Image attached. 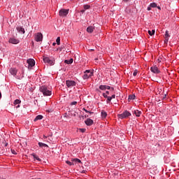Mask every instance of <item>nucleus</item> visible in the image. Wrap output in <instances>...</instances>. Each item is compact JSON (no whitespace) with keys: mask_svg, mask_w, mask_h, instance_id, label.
<instances>
[{"mask_svg":"<svg viewBox=\"0 0 179 179\" xmlns=\"http://www.w3.org/2000/svg\"><path fill=\"white\" fill-rule=\"evenodd\" d=\"M105 89H107L108 90H110V86H108V85H105Z\"/></svg>","mask_w":179,"mask_h":179,"instance_id":"58836bf2","label":"nucleus"},{"mask_svg":"<svg viewBox=\"0 0 179 179\" xmlns=\"http://www.w3.org/2000/svg\"><path fill=\"white\" fill-rule=\"evenodd\" d=\"M73 162H76L77 163H81L80 159H78V158H75L73 159Z\"/></svg>","mask_w":179,"mask_h":179,"instance_id":"a878e982","label":"nucleus"},{"mask_svg":"<svg viewBox=\"0 0 179 179\" xmlns=\"http://www.w3.org/2000/svg\"><path fill=\"white\" fill-rule=\"evenodd\" d=\"M8 42L10 43L11 44H19V43H20L19 39H17L15 38H10L9 39Z\"/></svg>","mask_w":179,"mask_h":179,"instance_id":"1a4fd4ad","label":"nucleus"},{"mask_svg":"<svg viewBox=\"0 0 179 179\" xmlns=\"http://www.w3.org/2000/svg\"><path fill=\"white\" fill-rule=\"evenodd\" d=\"M111 101V96H108L107 97V103H110Z\"/></svg>","mask_w":179,"mask_h":179,"instance_id":"473e14b6","label":"nucleus"},{"mask_svg":"<svg viewBox=\"0 0 179 179\" xmlns=\"http://www.w3.org/2000/svg\"><path fill=\"white\" fill-rule=\"evenodd\" d=\"M76 104H78L77 101H73V102L71 103V106H75Z\"/></svg>","mask_w":179,"mask_h":179,"instance_id":"72a5a7b5","label":"nucleus"},{"mask_svg":"<svg viewBox=\"0 0 179 179\" xmlns=\"http://www.w3.org/2000/svg\"><path fill=\"white\" fill-rule=\"evenodd\" d=\"M91 76H93V70H86L84 72V75L83 76L84 80L89 79Z\"/></svg>","mask_w":179,"mask_h":179,"instance_id":"f03ea898","label":"nucleus"},{"mask_svg":"<svg viewBox=\"0 0 179 179\" xmlns=\"http://www.w3.org/2000/svg\"><path fill=\"white\" fill-rule=\"evenodd\" d=\"M166 97H167V95L166 94H164V97H163V99L164 100V99H166Z\"/></svg>","mask_w":179,"mask_h":179,"instance_id":"79ce46f5","label":"nucleus"},{"mask_svg":"<svg viewBox=\"0 0 179 179\" xmlns=\"http://www.w3.org/2000/svg\"><path fill=\"white\" fill-rule=\"evenodd\" d=\"M148 10H152V7H148Z\"/></svg>","mask_w":179,"mask_h":179,"instance_id":"a19ab883","label":"nucleus"},{"mask_svg":"<svg viewBox=\"0 0 179 179\" xmlns=\"http://www.w3.org/2000/svg\"><path fill=\"white\" fill-rule=\"evenodd\" d=\"M83 110L85 111V113H89V114H91V115L94 113L93 112H90V111L86 110V108H83Z\"/></svg>","mask_w":179,"mask_h":179,"instance_id":"c756f323","label":"nucleus"},{"mask_svg":"<svg viewBox=\"0 0 179 179\" xmlns=\"http://www.w3.org/2000/svg\"><path fill=\"white\" fill-rule=\"evenodd\" d=\"M165 37L166 38H169V37H170V35L169 34V31H166V32H165Z\"/></svg>","mask_w":179,"mask_h":179,"instance_id":"cd10ccee","label":"nucleus"},{"mask_svg":"<svg viewBox=\"0 0 179 179\" xmlns=\"http://www.w3.org/2000/svg\"><path fill=\"white\" fill-rule=\"evenodd\" d=\"M66 164H69V166H73V162H71L69 161L66 162Z\"/></svg>","mask_w":179,"mask_h":179,"instance_id":"c85d7f7f","label":"nucleus"},{"mask_svg":"<svg viewBox=\"0 0 179 179\" xmlns=\"http://www.w3.org/2000/svg\"><path fill=\"white\" fill-rule=\"evenodd\" d=\"M80 131L83 134V132H85L86 129H80Z\"/></svg>","mask_w":179,"mask_h":179,"instance_id":"f704fd0d","label":"nucleus"},{"mask_svg":"<svg viewBox=\"0 0 179 179\" xmlns=\"http://www.w3.org/2000/svg\"><path fill=\"white\" fill-rule=\"evenodd\" d=\"M43 62L45 64H48L49 65H54V61L51 60L48 57H43Z\"/></svg>","mask_w":179,"mask_h":179,"instance_id":"0eeeda50","label":"nucleus"},{"mask_svg":"<svg viewBox=\"0 0 179 179\" xmlns=\"http://www.w3.org/2000/svg\"><path fill=\"white\" fill-rule=\"evenodd\" d=\"M32 156L34 159H36V160H38V162H41V159L38 158V157L36 154H32Z\"/></svg>","mask_w":179,"mask_h":179,"instance_id":"4be33fe9","label":"nucleus"},{"mask_svg":"<svg viewBox=\"0 0 179 179\" xmlns=\"http://www.w3.org/2000/svg\"><path fill=\"white\" fill-rule=\"evenodd\" d=\"M11 152L13 155H16V151H15V150H11Z\"/></svg>","mask_w":179,"mask_h":179,"instance_id":"4c0bfd02","label":"nucleus"},{"mask_svg":"<svg viewBox=\"0 0 179 179\" xmlns=\"http://www.w3.org/2000/svg\"><path fill=\"white\" fill-rule=\"evenodd\" d=\"M128 117H131V113L128 110H125L122 114L119 115V118L121 120H124V118H128Z\"/></svg>","mask_w":179,"mask_h":179,"instance_id":"7ed1b4c3","label":"nucleus"},{"mask_svg":"<svg viewBox=\"0 0 179 179\" xmlns=\"http://www.w3.org/2000/svg\"><path fill=\"white\" fill-rule=\"evenodd\" d=\"M35 41H43V34L41 33H37L35 34Z\"/></svg>","mask_w":179,"mask_h":179,"instance_id":"6e6552de","label":"nucleus"},{"mask_svg":"<svg viewBox=\"0 0 179 179\" xmlns=\"http://www.w3.org/2000/svg\"><path fill=\"white\" fill-rule=\"evenodd\" d=\"M110 98H111V100H113V99H115V94L112 95Z\"/></svg>","mask_w":179,"mask_h":179,"instance_id":"ea45409f","label":"nucleus"},{"mask_svg":"<svg viewBox=\"0 0 179 179\" xmlns=\"http://www.w3.org/2000/svg\"><path fill=\"white\" fill-rule=\"evenodd\" d=\"M103 96L105 99H107L108 97V96H107V94H106V93L103 94Z\"/></svg>","mask_w":179,"mask_h":179,"instance_id":"e433bc0d","label":"nucleus"},{"mask_svg":"<svg viewBox=\"0 0 179 179\" xmlns=\"http://www.w3.org/2000/svg\"><path fill=\"white\" fill-rule=\"evenodd\" d=\"M43 117L41 115H37L35 119L34 120V122H36V121H38L39 120H43Z\"/></svg>","mask_w":179,"mask_h":179,"instance_id":"f3484780","label":"nucleus"},{"mask_svg":"<svg viewBox=\"0 0 179 179\" xmlns=\"http://www.w3.org/2000/svg\"><path fill=\"white\" fill-rule=\"evenodd\" d=\"M86 125L90 126V125H93L94 122L93 120L88 118L85 121Z\"/></svg>","mask_w":179,"mask_h":179,"instance_id":"f8f14e48","label":"nucleus"},{"mask_svg":"<svg viewBox=\"0 0 179 179\" xmlns=\"http://www.w3.org/2000/svg\"><path fill=\"white\" fill-rule=\"evenodd\" d=\"M20 103H22V101L20 99H16L14 101V106H16L17 104H20ZM19 107H20V105H17V106H15V108H19Z\"/></svg>","mask_w":179,"mask_h":179,"instance_id":"4468645a","label":"nucleus"},{"mask_svg":"<svg viewBox=\"0 0 179 179\" xmlns=\"http://www.w3.org/2000/svg\"><path fill=\"white\" fill-rule=\"evenodd\" d=\"M66 85L69 88L73 87V86H76V82L68 80L66 81Z\"/></svg>","mask_w":179,"mask_h":179,"instance_id":"423d86ee","label":"nucleus"},{"mask_svg":"<svg viewBox=\"0 0 179 179\" xmlns=\"http://www.w3.org/2000/svg\"><path fill=\"white\" fill-rule=\"evenodd\" d=\"M106 94H110V92L106 91Z\"/></svg>","mask_w":179,"mask_h":179,"instance_id":"c03bdc74","label":"nucleus"},{"mask_svg":"<svg viewBox=\"0 0 179 179\" xmlns=\"http://www.w3.org/2000/svg\"><path fill=\"white\" fill-rule=\"evenodd\" d=\"M73 62V59H70L69 60H65L64 63L67 64L68 65L72 64Z\"/></svg>","mask_w":179,"mask_h":179,"instance_id":"6ab92c4d","label":"nucleus"},{"mask_svg":"<svg viewBox=\"0 0 179 179\" xmlns=\"http://www.w3.org/2000/svg\"><path fill=\"white\" fill-rule=\"evenodd\" d=\"M16 30L18 31V33H20V34H24L25 31H24V28L22 27H16Z\"/></svg>","mask_w":179,"mask_h":179,"instance_id":"9b49d317","label":"nucleus"},{"mask_svg":"<svg viewBox=\"0 0 179 179\" xmlns=\"http://www.w3.org/2000/svg\"><path fill=\"white\" fill-rule=\"evenodd\" d=\"M136 75H138V70H135L133 73L134 76H136Z\"/></svg>","mask_w":179,"mask_h":179,"instance_id":"2f4dec72","label":"nucleus"},{"mask_svg":"<svg viewBox=\"0 0 179 179\" xmlns=\"http://www.w3.org/2000/svg\"><path fill=\"white\" fill-rule=\"evenodd\" d=\"M10 73L13 75V76H16V74L17 73V70H16V69L11 68L10 69Z\"/></svg>","mask_w":179,"mask_h":179,"instance_id":"ddd939ff","label":"nucleus"},{"mask_svg":"<svg viewBox=\"0 0 179 179\" xmlns=\"http://www.w3.org/2000/svg\"><path fill=\"white\" fill-rule=\"evenodd\" d=\"M40 92L43 93V96H51L52 92L45 85H43L40 87Z\"/></svg>","mask_w":179,"mask_h":179,"instance_id":"f257e3e1","label":"nucleus"},{"mask_svg":"<svg viewBox=\"0 0 179 179\" xmlns=\"http://www.w3.org/2000/svg\"><path fill=\"white\" fill-rule=\"evenodd\" d=\"M136 96H135V94H131L129 96V101H131V100H135V98Z\"/></svg>","mask_w":179,"mask_h":179,"instance_id":"aec40b11","label":"nucleus"},{"mask_svg":"<svg viewBox=\"0 0 179 179\" xmlns=\"http://www.w3.org/2000/svg\"><path fill=\"white\" fill-rule=\"evenodd\" d=\"M87 33H93L94 31V27L90 26L87 28Z\"/></svg>","mask_w":179,"mask_h":179,"instance_id":"2eb2a0df","label":"nucleus"},{"mask_svg":"<svg viewBox=\"0 0 179 179\" xmlns=\"http://www.w3.org/2000/svg\"><path fill=\"white\" fill-rule=\"evenodd\" d=\"M125 2L128 1V0H124Z\"/></svg>","mask_w":179,"mask_h":179,"instance_id":"3c124183","label":"nucleus"},{"mask_svg":"<svg viewBox=\"0 0 179 179\" xmlns=\"http://www.w3.org/2000/svg\"><path fill=\"white\" fill-rule=\"evenodd\" d=\"M150 6V8H157V4L156 3H152Z\"/></svg>","mask_w":179,"mask_h":179,"instance_id":"5701e85b","label":"nucleus"},{"mask_svg":"<svg viewBox=\"0 0 179 179\" xmlns=\"http://www.w3.org/2000/svg\"><path fill=\"white\" fill-rule=\"evenodd\" d=\"M150 71L153 73H160V70H159V68L156 66L151 67Z\"/></svg>","mask_w":179,"mask_h":179,"instance_id":"9d476101","label":"nucleus"},{"mask_svg":"<svg viewBox=\"0 0 179 179\" xmlns=\"http://www.w3.org/2000/svg\"><path fill=\"white\" fill-rule=\"evenodd\" d=\"M0 99H2V93H1V91H0Z\"/></svg>","mask_w":179,"mask_h":179,"instance_id":"37998d69","label":"nucleus"},{"mask_svg":"<svg viewBox=\"0 0 179 179\" xmlns=\"http://www.w3.org/2000/svg\"><path fill=\"white\" fill-rule=\"evenodd\" d=\"M134 114H135L136 117H141V114H142V112L141 110H134Z\"/></svg>","mask_w":179,"mask_h":179,"instance_id":"dca6fc26","label":"nucleus"},{"mask_svg":"<svg viewBox=\"0 0 179 179\" xmlns=\"http://www.w3.org/2000/svg\"><path fill=\"white\" fill-rule=\"evenodd\" d=\"M5 146H6V147L8 146V143H6L5 144Z\"/></svg>","mask_w":179,"mask_h":179,"instance_id":"49530a36","label":"nucleus"},{"mask_svg":"<svg viewBox=\"0 0 179 179\" xmlns=\"http://www.w3.org/2000/svg\"><path fill=\"white\" fill-rule=\"evenodd\" d=\"M148 34H150V36H153L155 34V29H152V31L149 30Z\"/></svg>","mask_w":179,"mask_h":179,"instance_id":"393cba45","label":"nucleus"},{"mask_svg":"<svg viewBox=\"0 0 179 179\" xmlns=\"http://www.w3.org/2000/svg\"><path fill=\"white\" fill-rule=\"evenodd\" d=\"M38 146L40 148H48V145L44 143H41V142H39L38 143Z\"/></svg>","mask_w":179,"mask_h":179,"instance_id":"a211bd4d","label":"nucleus"},{"mask_svg":"<svg viewBox=\"0 0 179 179\" xmlns=\"http://www.w3.org/2000/svg\"><path fill=\"white\" fill-rule=\"evenodd\" d=\"M69 13V10L68 9H61L59 12V16H62V17H65L66 15Z\"/></svg>","mask_w":179,"mask_h":179,"instance_id":"39448f33","label":"nucleus"},{"mask_svg":"<svg viewBox=\"0 0 179 179\" xmlns=\"http://www.w3.org/2000/svg\"><path fill=\"white\" fill-rule=\"evenodd\" d=\"M64 48H65V45H62L59 48L60 51H62V50H64Z\"/></svg>","mask_w":179,"mask_h":179,"instance_id":"c9c22d12","label":"nucleus"},{"mask_svg":"<svg viewBox=\"0 0 179 179\" xmlns=\"http://www.w3.org/2000/svg\"><path fill=\"white\" fill-rule=\"evenodd\" d=\"M99 89L101 90H106V85H100Z\"/></svg>","mask_w":179,"mask_h":179,"instance_id":"bb28decb","label":"nucleus"},{"mask_svg":"<svg viewBox=\"0 0 179 179\" xmlns=\"http://www.w3.org/2000/svg\"><path fill=\"white\" fill-rule=\"evenodd\" d=\"M55 44H57V43H52V45H55Z\"/></svg>","mask_w":179,"mask_h":179,"instance_id":"09e8293b","label":"nucleus"},{"mask_svg":"<svg viewBox=\"0 0 179 179\" xmlns=\"http://www.w3.org/2000/svg\"><path fill=\"white\" fill-rule=\"evenodd\" d=\"M56 42L57 45H59V44H61V38L57 37V38L56 39Z\"/></svg>","mask_w":179,"mask_h":179,"instance_id":"b1692460","label":"nucleus"},{"mask_svg":"<svg viewBox=\"0 0 179 179\" xmlns=\"http://www.w3.org/2000/svg\"><path fill=\"white\" fill-rule=\"evenodd\" d=\"M158 62H162V61H160V59H158Z\"/></svg>","mask_w":179,"mask_h":179,"instance_id":"8fccbe9b","label":"nucleus"},{"mask_svg":"<svg viewBox=\"0 0 179 179\" xmlns=\"http://www.w3.org/2000/svg\"><path fill=\"white\" fill-rule=\"evenodd\" d=\"M44 138H47V137L44 136Z\"/></svg>","mask_w":179,"mask_h":179,"instance_id":"603ef678","label":"nucleus"},{"mask_svg":"<svg viewBox=\"0 0 179 179\" xmlns=\"http://www.w3.org/2000/svg\"><path fill=\"white\" fill-rule=\"evenodd\" d=\"M90 5H85L84 6V9H90Z\"/></svg>","mask_w":179,"mask_h":179,"instance_id":"7c9ffc66","label":"nucleus"},{"mask_svg":"<svg viewBox=\"0 0 179 179\" xmlns=\"http://www.w3.org/2000/svg\"><path fill=\"white\" fill-rule=\"evenodd\" d=\"M27 62L28 64L29 69H31V68H33V66H34V65H36V61H34V59H28L27 60Z\"/></svg>","mask_w":179,"mask_h":179,"instance_id":"20e7f679","label":"nucleus"},{"mask_svg":"<svg viewBox=\"0 0 179 179\" xmlns=\"http://www.w3.org/2000/svg\"><path fill=\"white\" fill-rule=\"evenodd\" d=\"M101 117H102V118H106V117H107V112L102 110L101 111Z\"/></svg>","mask_w":179,"mask_h":179,"instance_id":"412c9836","label":"nucleus"},{"mask_svg":"<svg viewBox=\"0 0 179 179\" xmlns=\"http://www.w3.org/2000/svg\"><path fill=\"white\" fill-rule=\"evenodd\" d=\"M82 12H85V10H83Z\"/></svg>","mask_w":179,"mask_h":179,"instance_id":"864d4df0","label":"nucleus"},{"mask_svg":"<svg viewBox=\"0 0 179 179\" xmlns=\"http://www.w3.org/2000/svg\"><path fill=\"white\" fill-rule=\"evenodd\" d=\"M157 8L159 9V10L161 9L160 6H158Z\"/></svg>","mask_w":179,"mask_h":179,"instance_id":"de8ad7c7","label":"nucleus"},{"mask_svg":"<svg viewBox=\"0 0 179 179\" xmlns=\"http://www.w3.org/2000/svg\"><path fill=\"white\" fill-rule=\"evenodd\" d=\"M87 117H89V115H85V118H87Z\"/></svg>","mask_w":179,"mask_h":179,"instance_id":"a18cd8bd","label":"nucleus"}]
</instances>
